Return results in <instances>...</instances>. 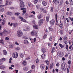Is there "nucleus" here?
I'll list each match as a JSON object with an SVG mask.
<instances>
[{"instance_id": "nucleus-62", "label": "nucleus", "mask_w": 73, "mask_h": 73, "mask_svg": "<svg viewBox=\"0 0 73 73\" xmlns=\"http://www.w3.org/2000/svg\"><path fill=\"white\" fill-rule=\"evenodd\" d=\"M69 18L70 19L71 21H73V18H70V17H69Z\"/></svg>"}, {"instance_id": "nucleus-4", "label": "nucleus", "mask_w": 73, "mask_h": 73, "mask_svg": "<svg viewBox=\"0 0 73 73\" xmlns=\"http://www.w3.org/2000/svg\"><path fill=\"white\" fill-rule=\"evenodd\" d=\"M55 21L54 19H52L49 21V23H50V25L52 26V25H53L54 24V23Z\"/></svg>"}, {"instance_id": "nucleus-55", "label": "nucleus", "mask_w": 73, "mask_h": 73, "mask_svg": "<svg viewBox=\"0 0 73 73\" xmlns=\"http://www.w3.org/2000/svg\"><path fill=\"white\" fill-rule=\"evenodd\" d=\"M56 66H60V63H58L56 64Z\"/></svg>"}, {"instance_id": "nucleus-13", "label": "nucleus", "mask_w": 73, "mask_h": 73, "mask_svg": "<svg viewBox=\"0 0 73 73\" xmlns=\"http://www.w3.org/2000/svg\"><path fill=\"white\" fill-rule=\"evenodd\" d=\"M40 68L41 69H44L45 68V65L43 64H42L40 65Z\"/></svg>"}, {"instance_id": "nucleus-27", "label": "nucleus", "mask_w": 73, "mask_h": 73, "mask_svg": "<svg viewBox=\"0 0 73 73\" xmlns=\"http://www.w3.org/2000/svg\"><path fill=\"white\" fill-rule=\"evenodd\" d=\"M42 4L44 6H46V2L44 1L42 2Z\"/></svg>"}, {"instance_id": "nucleus-38", "label": "nucleus", "mask_w": 73, "mask_h": 73, "mask_svg": "<svg viewBox=\"0 0 73 73\" xmlns=\"http://www.w3.org/2000/svg\"><path fill=\"white\" fill-rule=\"evenodd\" d=\"M8 25H10V27H12V26L13 25V23H8Z\"/></svg>"}, {"instance_id": "nucleus-21", "label": "nucleus", "mask_w": 73, "mask_h": 73, "mask_svg": "<svg viewBox=\"0 0 73 73\" xmlns=\"http://www.w3.org/2000/svg\"><path fill=\"white\" fill-rule=\"evenodd\" d=\"M28 70V68L27 67H25L23 68V70L24 71H27Z\"/></svg>"}, {"instance_id": "nucleus-2", "label": "nucleus", "mask_w": 73, "mask_h": 73, "mask_svg": "<svg viewBox=\"0 0 73 73\" xmlns=\"http://www.w3.org/2000/svg\"><path fill=\"white\" fill-rule=\"evenodd\" d=\"M23 34L22 31L20 30H19L17 32V36L18 37H21L22 36Z\"/></svg>"}, {"instance_id": "nucleus-9", "label": "nucleus", "mask_w": 73, "mask_h": 73, "mask_svg": "<svg viewBox=\"0 0 73 73\" xmlns=\"http://www.w3.org/2000/svg\"><path fill=\"white\" fill-rule=\"evenodd\" d=\"M43 21H44L43 19H41L39 21L38 24L39 26H41V25H42V23H43Z\"/></svg>"}, {"instance_id": "nucleus-15", "label": "nucleus", "mask_w": 73, "mask_h": 73, "mask_svg": "<svg viewBox=\"0 0 73 73\" xmlns=\"http://www.w3.org/2000/svg\"><path fill=\"white\" fill-rule=\"evenodd\" d=\"M24 42L25 44H29V42L27 39H25L24 40Z\"/></svg>"}, {"instance_id": "nucleus-59", "label": "nucleus", "mask_w": 73, "mask_h": 73, "mask_svg": "<svg viewBox=\"0 0 73 73\" xmlns=\"http://www.w3.org/2000/svg\"><path fill=\"white\" fill-rule=\"evenodd\" d=\"M51 12H52L53 11V7H52L51 8Z\"/></svg>"}, {"instance_id": "nucleus-18", "label": "nucleus", "mask_w": 73, "mask_h": 73, "mask_svg": "<svg viewBox=\"0 0 73 73\" xmlns=\"http://www.w3.org/2000/svg\"><path fill=\"white\" fill-rule=\"evenodd\" d=\"M22 64L24 66H25L27 65V61H26L25 60L23 61L22 63Z\"/></svg>"}, {"instance_id": "nucleus-51", "label": "nucleus", "mask_w": 73, "mask_h": 73, "mask_svg": "<svg viewBox=\"0 0 73 73\" xmlns=\"http://www.w3.org/2000/svg\"><path fill=\"white\" fill-rule=\"evenodd\" d=\"M46 36H47V35H45L43 37V39H45L46 37Z\"/></svg>"}, {"instance_id": "nucleus-43", "label": "nucleus", "mask_w": 73, "mask_h": 73, "mask_svg": "<svg viewBox=\"0 0 73 73\" xmlns=\"http://www.w3.org/2000/svg\"><path fill=\"white\" fill-rule=\"evenodd\" d=\"M38 2V0H34V4H36Z\"/></svg>"}, {"instance_id": "nucleus-56", "label": "nucleus", "mask_w": 73, "mask_h": 73, "mask_svg": "<svg viewBox=\"0 0 73 73\" xmlns=\"http://www.w3.org/2000/svg\"><path fill=\"white\" fill-rule=\"evenodd\" d=\"M28 37L27 36H24L23 37V38H25V39H28Z\"/></svg>"}, {"instance_id": "nucleus-40", "label": "nucleus", "mask_w": 73, "mask_h": 73, "mask_svg": "<svg viewBox=\"0 0 73 73\" xmlns=\"http://www.w3.org/2000/svg\"><path fill=\"white\" fill-rule=\"evenodd\" d=\"M20 13L18 12V13H15V15H16V16H19L20 15Z\"/></svg>"}, {"instance_id": "nucleus-49", "label": "nucleus", "mask_w": 73, "mask_h": 73, "mask_svg": "<svg viewBox=\"0 0 73 73\" xmlns=\"http://www.w3.org/2000/svg\"><path fill=\"white\" fill-rule=\"evenodd\" d=\"M36 62L37 64H38L39 60L38 59H36Z\"/></svg>"}, {"instance_id": "nucleus-53", "label": "nucleus", "mask_w": 73, "mask_h": 73, "mask_svg": "<svg viewBox=\"0 0 73 73\" xmlns=\"http://www.w3.org/2000/svg\"><path fill=\"white\" fill-rule=\"evenodd\" d=\"M9 48H13V46L12 45H10L9 46Z\"/></svg>"}, {"instance_id": "nucleus-45", "label": "nucleus", "mask_w": 73, "mask_h": 73, "mask_svg": "<svg viewBox=\"0 0 73 73\" xmlns=\"http://www.w3.org/2000/svg\"><path fill=\"white\" fill-rule=\"evenodd\" d=\"M61 23V21L60 20H58V22L57 23L58 24H59Z\"/></svg>"}, {"instance_id": "nucleus-63", "label": "nucleus", "mask_w": 73, "mask_h": 73, "mask_svg": "<svg viewBox=\"0 0 73 73\" xmlns=\"http://www.w3.org/2000/svg\"><path fill=\"white\" fill-rule=\"evenodd\" d=\"M28 5H29V7H31V4L29 3H28Z\"/></svg>"}, {"instance_id": "nucleus-12", "label": "nucleus", "mask_w": 73, "mask_h": 73, "mask_svg": "<svg viewBox=\"0 0 73 73\" xmlns=\"http://www.w3.org/2000/svg\"><path fill=\"white\" fill-rule=\"evenodd\" d=\"M58 55L59 57H62L64 55V54L62 52H61L59 54H58Z\"/></svg>"}, {"instance_id": "nucleus-11", "label": "nucleus", "mask_w": 73, "mask_h": 73, "mask_svg": "<svg viewBox=\"0 0 73 73\" xmlns=\"http://www.w3.org/2000/svg\"><path fill=\"white\" fill-rule=\"evenodd\" d=\"M7 15H9L10 16H12L13 15V13L10 11H8L7 13Z\"/></svg>"}, {"instance_id": "nucleus-58", "label": "nucleus", "mask_w": 73, "mask_h": 73, "mask_svg": "<svg viewBox=\"0 0 73 73\" xmlns=\"http://www.w3.org/2000/svg\"><path fill=\"white\" fill-rule=\"evenodd\" d=\"M3 3V1L2 0H0V5L2 4Z\"/></svg>"}, {"instance_id": "nucleus-24", "label": "nucleus", "mask_w": 73, "mask_h": 73, "mask_svg": "<svg viewBox=\"0 0 73 73\" xmlns=\"http://www.w3.org/2000/svg\"><path fill=\"white\" fill-rule=\"evenodd\" d=\"M3 32L5 35H7V34H9V31H8L6 30L4 31H3Z\"/></svg>"}, {"instance_id": "nucleus-14", "label": "nucleus", "mask_w": 73, "mask_h": 73, "mask_svg": "<svg viewBox=\"0 0 73 73\" xmlns=\"http://www.w3.org/2000/svg\"><path fill=\"white\" fill-rule=\"evenodd\" d=\"M33 28L35 29H38V26L36 25H33Z\"/></svg>"}, {"instance_id": "nucleus-42", "label": "nucleus", "mask_w": 73, "mask_h": 73, "mask_svg": "<svg viewBox=\"0 0 73 73\" xmlns=\"http://www.w3.org/2000/svg\"><path fill=\"white\" fill-rule=\"evenodd\" d=\"M15 50H20V47H17L16 48H15Z\"/></svg>"}, {"instance_id": "nucleus-28", "label": "nucleus", "mask_w": 73, "mask_h": 73, "mask_svg": "<svg viewBox=\"0 0 73 73\" xmlns=\"http://www.w3.org/2000/svg\"><path fill=\"white\" fill-rule=\"evenodd\" d=\"M42 17V15H38L37 16V17L38 19H41V18Z\"/></svg>"}, {"instance_id": "nucleus-52", "label": "nucleus", "mask_w": 73, "mask_h": 73, "mask_svg": "<svg viewBox=\"0 0 73 73\" xmlns=\"http://www.w3.org/2000/svg\"><path fill=\"white\" fill-rule=\"evenodd\" d=\"M62 3H63V1H60V5H62Z\"/></svg>"}, {"instance_id": "nucleus-57", "label": "nucleus", "mask_w": 73, "mask_h": 73, "mask_svg": "<svg viewBox=\"0 0 73 73\" xmlns=\"http://www.w3.org/2000/svg\"><path fill=\"white\" fill-rule=\"evenodd\" d=\"M15 44H16V45H20V44H19L17 42H15Z\"/></svg>"}, {"instance_id": "nucleus-39", "label": "nucleus", "mask_w": 73, "mask_h": 73, "mask_svg": "<svg viewBox=\"0 0 73 73\" xmlns=\"http://www.w3.org/2000/svg\"><path fill=\"white\" fill-rule=\"evenodd\" d=\"M31 58V57H26L25 58V60H29Z\"/></svg>"}, {"instance_id": "nucleus-48", "label": "nucleus", "mask_w": 73, "mask_h": 73, "mask_svg": "<svg viewBox=\"0 0 73 73\" xmlns=\"http://www.w3.org/2000/svg\"><path fill=\"white\" fill-rule=\"evenodd\" d=\"M1 21H3V22H5V19L4 18L3 19H1Z\"/></svg>"}, {"instance_id": "nucleus-60", "label": "nucleus", "mask_w": 73, "mask_h": 73, "mask_svg": "<svg viewBox=\"0 0 73 73\" xmlns=\"http://www.w3.org/2000/svg\"><path fill=\"white\" fill-rule=\"evenodd\" d=\"M60 33L61 35H62V33H63L62 32V31H60Z\"/></svg>"}, {"instance_id": "nucleus-41", "label": "nucleus", "mask_w": 73, "mask_h": 73, "mask_svg": "<svg viewBox=\"0 0 73 73\" xmlns=\"http://www.w3.org/2000/svg\"><path fill=\"white\" fill-rule=\"evenodd\" d=\"M45 62L46 63V65H49V62L48 60H46Z\"/></svg>"}, {"instance_id": "nucleus-19", "label": "nucleus", "mask_w": 73, "mask_h": 73, "mask_svg": "<svg viewBox=\"0 0 73 73\" xmlns=\"http://www.w3.org/2000/svg\"><path fill=\"white\" fill-rule=\"evenodd\" d=\"M3 55L5 56H6L7 53V51L6 50H4L3 51Z\"/></svg>"}, {"instance_id": "nucleus-30", "label": "nucleus", "mask_w": 73, "mask_h": 73, "mask_svg": "<svg viewBox=\"0 0 73 73\" xmlns=\"http://www.w3.org/2000/svg\"><path fill=\"white\" fill-rule=\"evenodd\" d=\"M59 27L61 29H62L63 28V24L62 23L60 24L59 25Z\"/></svg>"}, {"instance_id": "nucleus-7", "label": "nucleus", "mask_w": 73, "mask_h": 73, "mask_svg": "<svg viewBox=\"0 0 73 73\" xmlns=\"http://www.w3.org/2000/svg\"><path fill=\"white\" fill-rule=\"evenodd\" d=\"M30 39L32 44H34L36 41V38H34L33 39L30 38Z\"/></svg>"}, {"instance_id": "nucleus-22", "label": "nucleus", "mask_w": 73, "mask_h": 73, "mask_svg": "<svg viewBox=\"0 0 73 73\" xmlns=\"http://www.w3.org/2000/svg\"><path fill=\"white\" fill-rule=\"evenodd\" d=\"M18 25V24L17 23H13V26L14 27H16Z\"/></svg>"}, {"instance_id": "nucleus-26", "label": "nucleus", "mask_w": 73, "mask_h": 73, "mask_svg": "<svg viewBox=\"0 0 73 73\" xmlns=\"http://www.w3.org/2000/svg\"><path fill=\"white\" fill-rule=\"evenodd\" d=\"M6 60V59L4 58H2L0 60L1 61H2V62H4V61H5Z\"/></svg>"}, {"instance_id": "nucleus-34", "label": "nucleus", "mask_w": 73, "mask_h": 73, "mask_svg": "<svg viewBox=\"0 0 73 73\" xmlns=\"http://www.w3.org/2000/svg\"><path fill=\"white\" fill-rule=\"evenodd\" d=\"M49 31H53V28H52V27H49Z\"/></svg>"}, {"instance_id": "nucleus-35", "label": "nucleus", "mask_w": 73, "mask_h": 73, "mask_svg": "<svg viewBox=\"0 0 73 73\" xmlns=\"http://www.w3.org/2000/svg\"><path fill=\"white\" fill-rule=\"evenodd\" d=\"M58 16H57V14H55V19L56 21V22L57 21V18H58Z\"/></svg>"}, {"instance_id": "nucleus-10", "label": "nucleus", "mask_w": 73, "mask_h": 73, "mask_svg": "<svg viewBox=\"0 0 73 73\" xmlns=\"http://www.w3.org/2000/svg\"><path fill=\"white\" fill-rule=\"evenodd\" d=\"M25 6V5H24V3L23 1H21V8H24Z\"/></svg>"}, {"instance_id": "nucleus-17", "label": "nucleus", "mask_w": 73, "mask_h": 73, "mask_svg": "<svg viewBox=\"0 0 73 73\" xmlns=\"http://www.w3.org/2000/svg\"><path fill=\"white\" fill-rule=\"evenodd\" d=\"M41 51L43 53H45L46 52V49L44 48H43L41 49Z\"/></svg>"}, {"instance_id": "nucleus-61", "label": "nucleus", "mask_w": 73, "mask_h": 73, "mask_svg": "<svg viewBox=\"0 0 73 73\" xmlns=\"http://www.w3.org/2000/svg\"><path fill=\"white\" fill-rule=\"evenodd\" d=\"M32 23L33 24H36V22L35 21H34V20L33 21H32Z\"/></svg>"}, {"instance_id": "nucleus-47", "label": "nucleus", "mask_w": 73, "mask_h": 73, "mask_svg": "<svg viewBox=\"0 0 73 73\" xmlns=\"http://www.w3.org/2000/svg\"><path fill=\"white\" fill-rule=\"evenodd\" d=\"M12 58H10V59L9 60V63H11L12 62L11 61V60H12Z\"/></svg>"}, {"instance_id": "nucleus-46", "label": "nucleus", "mask_w": 73, "mask_h": 73, "mask_svg": "<svg viewBox=\"0 0 73 73\" xmlns=\"http://www.w3.org/2000/svg\"><path fill=\"white\" fill-rule=\"evenodd\" d=\"M53 63H52V64L50 65V68L51 69V68H53Z\"/></svg>"}, {"instance_id": "nucleus-23", "label": "nucleus", "mask_w": 73, "mask_h": 73, "mask_svg": "<svg viewBox=\"0 0 73 73\" xmlns=\"http://www.w3.org/2000/svg\"><path fill=\"white\" fill-rule=\"evenodd\" d=\"M24 54H23V53H21L20 54V57L22 58H23V57H24Z\"/></svg>"}, {"instance_id": "nucleus-6", "label": "nucleus", "mask_w": 73, "mask_h": 73, "mask_svg": "<svg viewBox=\"0 0 73 73\" xmlns=\"http://www.w3.org/2000/svg\"><path fill=\"white\" fill-rule=\"evenodd\" d=\"M12 4V2L10 1H7L6 2L5 5H10Z\"/></svg>"}, {"instance_id": "nucleus-8", "label": "nucleus", "mask_w": 73, "mask_h": 73, "mask_svg": "<svg viewBox=\"0 0 73 73\" xmlns=\"http://www.w3.org/2000/svg\"><path fill=\"white\" fill-rule=\"evenodd\" d=\"M19 19H20L21 20V21L24 22V23H27V21L25 20V19H24L23 18H22V17L20 16H19L18 17Z\"/></svg>"}, {"instance_id": "nucleus-50", "label": "nucleus", "mask_w": 73, "mask_h": 73, "mask_svg": "<svg viewBox=\"0 0 73 73\" xmlns=\"http://www.w3.org/2000/svg\"><path fill=\"white\" fill-rule=\"evenodd\" d=\"M66 49H67V50L68 51V50H68V45H66Z\"/></svg>"}, {"instance_id": "nucleus-44", "label": "nucleus", "mask_w": 73, "mask_h": 73, "mask_svg": "<svg viewBox=\"0 0 73 73\" xmlns=\"http://www.w3.org/2000/svg\"><path fill=\"white\" fill-rule=\"evenodd\" d=\"M35 66L34 65H33L31 66V68L32 69H35Z\"/></svg>"}, {"instance_id": "nucleus-33", "label": "nucleus", "mask_w": 73, "mask_h": 73, "mask_svg": "<svg viewBox=\"0 0 73 73\" xmlns=\"http://www.w3.org/2000/svg\"><path fill=\"white\" fill-rule=\"evenodd\" d=\"M55 49V47H54L52 48V51H51V52L52 53H53V52H54V51Z\"/></svg>"}, {"instance_id": "nucleus-32", "label": "nucleus", "mask_w": 73, "mask_h": 73, "mask_svg": "<svg viewBox=\"0 0 73 73\" xmlns=\"http://www.w3.org/2000/svg\"><path fill=\"white\" fill-rule=\"evenodd\" d=\"M36 7L37 9H40V5H37L36 6Z\"/></svg>"}, {"instance_id": "nucleus-20", "label": "nucleus", "mask_w": 73, "mask_h": 73, "mask_svg": "<svg viewBox=\"0 0 73 73\" xmlns=\"http://www.w3.org/2000/svg\"><path fill=\"white\" fill-rule=\"evenodd\" d=\"M50 17V16H47L46 19V22H48L49 21V18Z\"/></svg>"}, {"instance_id": "nucleus-29", "label": "nucleus", "mask_w": 73, "mask_h": 73, "mask_svg": "<svg viewBox=\"0 0 73 73\" xmlns=\"http://www.w3.org/2000/svg\"><path fill=\"white\" fill-rule=\"evenodd\" d=\"M59 46L62 48H63L64 47V46L62 45V44H59Z\"/></svg>"}, {"instance_id": "nucleus-31", "label": "nucleus", "mask_w": 73, "mask_h": 73, "mask_svg": "<svg viewBox=\"0 0 73 73\" xmlns=\"http://www.w3.org/2000/svg\"><path fill=\"white\" fill-rule=\"evenodd\" d=\"M42 59H44V58H45V54H43L42 55Z\"/></svg>"}, {"instance_id": "nucleus-25", "label": "nucleus", "mask_w": 73, "mask_h": 73, "mask_svg": "<svg viewBox=\"0 0 73 73\" xmlns=\"http://www.w3.org/2000/svg\"><path fill=\"white\" fill-rule=\"evenodd\" d=\"M0 69H5V66L4 65H3L2 66H0Z\"/></svg>"}, {"instance_id": "nucleus-1", "label": "nucleus", "mask_w": 73, "mask_h": 73, "mask_svg": "<svg viewBox=\"0 0 73 73\" xmlns=\"http://www.w3.org/2000/svg\"><path fill=\"white\" fill-rule=\"evenodd\" d=\"M31 36H35V37L37 36V33L35 31H33L31 32Z\"/></svg>"}, {"instance_id": "nucleus-37", "label": "nucleus", "mask_w": 73, "mask_h": 73, "mask_svg": "<svg viewBox=\"0 0 73 73\" xmlns=\"http://www.w3.org/2000/svg\"><path fill=\"white\" fill-rule=\"evenodd\" d=\"M54 2L55 4H57V3H58V1L57 0H54Z\"/></svg>"}, {"instance_id": "nucleus-36", "label": "nucleus", "mask_w": 73, "mask_h": 73, "mask_svg": "<svg viewBox=\"0 0 73 73\" xmlns=\"http://www.w3.org/2000/svg\"><path fill=\"white\" fill-rule=\"evenodd\" d=\"M0 43H1L2 44H4V41H3V39H2L0 40Z\"/></svg>"}, {"instance_id": "nucleus-3", "label": "nucleus", "mask_w": 73, "mask_h": 73, "mask_svg": "<svg viewBox=\"0 0 73 73\" xmlns=\"http://www.w3.org/2000/svg\"><path fill=\"white\" fill-rule=\"evenodd\" d=\"M18 56L19 55L18 54V53H17V52H14L13 54V57L15 58H17Z\"/></svg>"}, {"instance_id": "nucleus-5", "label": "nucleus", "mask_w": 73, "mask_h": 73, "mask_svg": "<svg viewBox=\"0 0 73 73\" xmlns=\"http://www.w3.org/2000/svg\"><path fill=\"white\" fill-rule=\"evenodd\" d=\"M65 64L64 63H62L61 64V68L63 71L65 70Z\"/></svg>"}, {"instance_id": "nucleus-54", "label": "nucleus", "mask_w": 73, "mask_h": 73, "mask_svg": "<svg viewBox=\"0 0 73 73\" xmlns=\"http://www.w3.org/2000/svg\"><path fill=\"white\" fill-rule=\"evenodd\" d=\"M51 45H52V43H49L48 44V46H49V47H50L51 46Z\"/></svg>"}, {"instance_id": "nucleus-16", "label": "nucleus", "mask_w": 73, "mask_h": 73, "mask_svg": "<svg viewBox=\"0 0 73 73\" xmlns=\"http://www.w3.org/2000/svg\"><path fill=\"white\" fill-rule=\"evenodd\" d=\"M4 11H5V9H4V8L2 7H0V12H3Z\"/></svg>"}, {"instance_id": "nucleus-64", "label": "nucleus", "mask_w": 73, "mask_h": 73, "mask_svg": "<svg viewBox=\"0 0 73 73\" xmlns=\"http://www.w3.org/2000/svg\"><path fill=\"white\" fill-rule=\"evenodd\" d=\"M68 64H71V61L69 60L68 62Z\"/></svg>"}]
</instances>
